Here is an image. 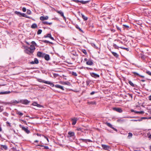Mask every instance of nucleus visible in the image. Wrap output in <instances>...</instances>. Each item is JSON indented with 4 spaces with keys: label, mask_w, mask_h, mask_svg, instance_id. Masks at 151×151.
<instances>
[{
    "label": "nucleus",
    "mask_w": 151,
    "mask_h": 151,
    "mask_svg": "<svg viewBox=\"0 0 151 151\" xmlns=\"http://www.w3.org/2000/svg\"><path fill=\"white\" fill-rule=\"evenodd\" d=\"M24 49V52L28 54L32 53L35 50V47L32 45H31L29 47V46H23Z\"/></svg>",
    "instance_id": "1"
},
{
    "label": "nucleus",
    "mask_w": 151,
    "mask_h": 151,
    "mask_svg": "<svg viewBox=\"0 0 151 151\" xmlns=\"http://www.w3.org/2000/svg\"><path fill=\"white\" fill-rule=\"evenodd\" d=\"M38 82H42L46 84H49L52 87L55 86L56 88H60L63 90H64V88H63V87L62 86L59 85H54L52 83L49 81H46L40 79H38Z\"/></svg>",
    "instance_id": "2"
},
{
    "label": "nucleus",
    "mask_w": 151,
    "mask_h": 151,
    "mask_svg": "<svg viewBox=\"0 0 151 151\" xmlns=\"http://www.w3.org/2000/svg\"><path fill=\"white\" fill-rule=\"evenodd\" d=\"M38 138H39L42 144L46 145L49 142L47 137L43 135H39L38 134Z\"/></svg>",
    "instance_id": "3"
},
{
    "label": "nucleus",
    "mask_w": 151,
    "mask_h": 151,
    "mask_svg": "<svg viewBox=\"0 0 151 151\" xmlns=\"http://www.w3.org/2000/svg\"><path fill=\"white\" fill-rule=\"evenodd\" d=\"M68 137H72L73 139L75 138V134L74 132L69 131L68 133Z\"/></svg>",
    "instance_id": "4"
},
{
    "label": "nucleus",
    "mask_w": 151,
    "mask_h": 151,
    "mask_svg": "<svg viewBox=\"0 0 151 151\" xmlns=\"http://www.w3.org/2000/svg\"><path fill=\"white\" fill-rule=\"evenodd\" d=\"M102 147L105 150H108L110 149V147L109 146L105 145H102Z\"/></svg>",
    "instance_id": "5"
},
{
    "label": "nucleus",
    "mask_w": 151,
    "mask_h": 151,
    "mask_svg": "<svg viewBox=\"0 0 151 151\" xmlns=\"http://www.w3.org/2000/svg\"><path fill=\"white\" fill-rule=\"evenodd\" d=\"M113 109L119 113H122V109L120 108H114Z\"/></svg>",
    "instance_id": "6"
},
{
    "label": "nucleus",
    "mask_w": 151,
    "mask_h": 151,
    "mask_svg": "<svg viewBox=\"0 0 151 151\" xmlns=\"http://www.w3.org/2000/svg\"><path fill=\"white\" fill-rule=\"evenodd\" d=\"M21 102L22 103L25 104H27L29 102V101L27 99L22 100H21Z\"/></svg>",
    "instance_id": "7"
},
{
    "label": "nucleus",
    "mask_w": 151,
    "mask_h": 151,
    "mask_svg": "<svg viewBox=\"0 0 151 151\" xmlns=\"http://www.w3.org/2000/svg\"><path fill=\"white\" fill-rule=\"evenodd\" d=\"M125 121V120L122 118H119L117 120V122L119 123H122Z\"/></svg>",
    "instance_id": "8"
},
{
    "label": "nucleus",
    "mask_w": 151,
    "mask_h": 151,
    "mask_svg": "<svg viewBox=\"0 0 151 151\" xmlns=\"http://www.w3.org/2000/svg\"><path fill=\"white\" fill-rule=\"evenodd\" d=\"M44 37L45 38L49 37L52 40H54L53 37L51 36V35L49 33L46 34V35H45Z\"/></svg>",
    "instance_id": "9"
},
{
    "label": "nucleus",
    "mask_w": 151,
    "mask_h": 151,
    "mask_svg": "<svg viewBox=\"0 0 151 151\" xmlns=\"http://www.w3.org/2000/svg\"><path fill=\"white\" fill-rule=\"evenodd\" d=\"M22 129L27 134H29V133L30 131L27 128H26L25 127H22Z\"/></svg>",
    "instance_id": "10"
},
{
    "label": "nucleus",
    "mask_w": 151,
    "mask_h": 151,
    "mask_svg": "<svg viewBox=\"0 0 151 151\" xmlns=\"http://www.w3.org/2000/svg\"><path fill=\"white\" fill-rule=\"evenodd\" d=\"M48 19V17L46 16L45 17L43 16H41L40 17V19L42 21H43L45 20H47Z\"/></svg>",
    "instance_id": "11"
},
{
    "label": "nucleus",
    "mask_w": 151,
    "mask_h": 151,
    "mask_svg": "<svg viewBox=\"0 0 151 151\" xmlns=\"http://www.w3.org/2000/svg\"><path fill=\"white\" fill-rule=\"evenodd\" d=\"M57 12L61 15V16L63 17L64 19L65 20L66 19L64 15L63 12L61 11H58Z\"/></svg>",
    "instance_id": "12"
},
{
    "label": "nucleus",
    "mask_w": 151,
    "mask_h": 151,
    "mask_svg": "<svg viewBox=\"0 0 151 151\" xmlns=\"http://www.w3.org/2000/svg\"><path fill=\"white\" fill-rule=\"evenodd\" d=\"M45 55V53H42L41 52H38V57L44 58Z\"/></svg>",
    "instance_id": "13"
},
{
    "label": "nucleus",
    "mask_w": 151,
    "mask_h": 151,
    "mask_svg": "<svg viewBox=\"0 0 151 151\" xmlns=\"http://www.w3.org/2000/svg\"><path fill=\"white\" fill-rule=\"evenodd\" d=\"M91 75L92 77L94 78L99 77V75L95 73H91Z\"/></svg>",
    "instance_id": "14"
},
{
    "label": "nucleus",
    "mask_w": 151,
    "mask_h": 151,
    "mask_svg": "<svg viewBox=\"0 0 151 151\" xmlns=\"http://www.w3.org/2000/svg\"><path fill=\"white\" fill-rule=\"evenodd\" d=\"M44 58L47 61H48L50 59V57L49 55L48 54H45L44 57Z\"/></svg>",
    "instance_id": "15"
},
{
    "label": "nucleus",
    "mask_w": 151,
    "mask_h": 151,
    "mask_svg": "<svg viewBox=\"0 0 151 151\" xmlns=\"http://www.w3.org/2000/svg\"><path fill=\"white\" fill-rule=\"evenodd\" d=\"M132 73L134 75V76H140L142 78H144V76L140 75L139 74H138V73H137V72H132Z\"/></svg>",
    "instance_id": "16"
},
{
    "label": "nucleus",
    "mask_w": 151,
    "mask_h": 151,
    "mask_svg": "<svg viewBox=\"0 0 151 151\" xmlns=\"http://www.w3.org/2000/svg\"><path fill=\"white\" fill-rule=\"evenodd\" d=\"M86 63L88 65H93V62L91 60H89L86 62Z\"/></svg>",
    "instance_id": "17"
},
{
    "label": "nucleus",
    "mask_w": 151,
    "mask_h": 151,
    "mask_svg": "<svg viewBox=\"0 0 151 151\" xmlns=\"http://www.w3.org/2000/svg\"><path fill=\"white\" fill-rule=\"evenodd\" d=\"M31 64H35L38 63V60L37 58H35L34 61H32L30 62Z\"/></svg>",
    "instance_id": "18"
},
{
    "label": "nucleus",
    "mask_w": 151,
    "mask_h": 151,
    "mask_svg": "<svg viewBox=\"0 0 151 151\" xmlns=\"http://www.w3.org/2000/svg\"><path fill=\"white\" fill-rule=\"evenodd\" d=\"M72 125H75L76 123V121H77V119L76 118H74V119H72Z\"/></svg>",
    "instance_id": "19"
},
{
    "label": "nucleus",
    "mask_w": 151,
    "mask_h": 151,
    "mask_svg": "<svg viewBox=\"0 0 151 151\" xmlns=\"http://www.w3.org/2000/svg\"><path fill=\"white\" fill-rule=\"evenodd\" d=\"M111 52L114 56H115L116 58L118 57L119 55L117 53H116L115 52L112 51Z\"/></svg>",
    "instance_id": "20"
},
{
    "label": "nucleus",
    "mask_w": 151,
    "mask_h": 151,
    "mask_svg": "<svg viewBox=\"0 0 151 151\" xmlns=\"http://www.w3.org/2000/svg\"><path fill=\"white\" fill-rule=\"evenodd\" d=\"M1 147L2 149H4L5 150H6L7 149V147L6 145H1Z\"/></svg>",
    "instance_id": "21"
},
{
    "label": "nucleus",
    "mask_w": 151,
    "mask_h": 151,
    "mask_svg": "<svg viewBox=\"0 0 151 151\" xmlns=\"http://www.w3.org/2000/svg\"><path fill=\"white\" fill-rule=\"evenodd\" d=\"M81 15L82 16V17L84 19V20L86 21L88 19V18L85 16L83 14H81Z\"/></svg>",
    "instance_id": "22"
},
{
    "label": "nucleus",
    "mask_w": 151,
    "mask_h": 151,
    "mask_svg": "<svg viewBox=\"0 0 151 151\" xmlns=\"http://www.w3.org/2000/svg\"><path fill=\"white\" fill-rule=\"evenodd\" d=\"M89 2V1H83V0L80 1V2L81 3L83 4H85L88 3Z\"/></svg>",
    "instance_id": "23"
},
{
    "label": "nucleus",
    "mask_w": 151,
    "mask_h": 151,
    "mask_svg": "<svg viewBox=\"0 0 151 151\" xmlns=\"http://www.w3.org/2000/svg\"><path fill=\"white\" fill-rule=\"evenodd\" d=\"M21 16H23V17H26V18H29V19H30L31 18V17H30L28 16H27V15L26 14L24 13H22Z\"/></svg>",
    "instance_id": "24"
},
{
    "label": "nucleus",
    "mask_w": 151,
    "mask_h": 151,
    "mask_svg": "<svg viewBox=\"0 0 151 151\" xmlns=\"http://www.w3.org/2000/svg\"><path fill=\"white\" fill-rule=\"evenodd\" d=\"M11 93V92L10 91H5L4 92H2L0 93V94H7L9 93Z\"/></svg>",
    "instance_id": "25"
},
{
    "label": "nucleus",
    "mask_w": 151,
    "mask_h": 151,
    "mask_svg": "<svg viewBox=\"0 0 151 151\" xmlns=\"http://www.w3.org/2000/svg\"><path fill=\"white\" fill-rule=\"evenodd\" d=\"M43 23L45 24H49V25H51L52 24V22H48L46 21H43Z\"/></svg>",
    "instance_id": "26"
},
{
    "label": "nucleus",
    "mask_w": 151,
    "mask_h": 151,
    "mask_svg": "<svg viewBox=\"0 0 151 151\" xmlns=\"http://www.w3.org/2000/svg\"><path fill=\"white\" fill-rule=\"evenodd\" d=\"M37 26L35 24H33L31 26V27L32 28H35L37 27Z\"/></svg>",
    "instance_id": "27"
},
{
    "label": "nucleus",
    "mask_w": 151,
    "mask_h": 151,
    "mask_svg": "<svg viewBox=\"0 0 151 151\" xmlns=\"http://www.w3.org/2000/svg\"><path fill=\"white\" fill-rule=\"evenodd\" d=\"M91 45L93 47H94L96 49H99V47H97L96 45L95 44H94V43H91Z\"/></svg>",
    "instance_id": "28"
},
{
    "label": "nucleus",
    "mask_w": 151,
    "mask_h": 151,
    "mask_svg": "<svg viewBox=\"0 0 151 151\" xmlns=\"http://www.w3.org/2000/svg\"><path fill=\"white\" fill-rule=\"evenodd\" d=\"M38 146H41V147H44V148L45 149H49V147H48L47 146H43V145H38Z\"/></svg>",
    "instance_id": "29"
},
{
    "label": "nucleus",
    "mask_w": 151,
    "mask_h": 151,
    "mask_svg": "<svg viewBox=\"0 0 151 151\" xmlns=\"http://www.w3.org/2000/svg\"><path fill=\"white\" fill-rule=\"evenodd\" d=\"M129 84L132 86V87H134V84L131 81H129Z\"/></svg>",
    "instance_id": "30"
},
{
    "label": "nucleus",
    "mask_w": 151,
    "mask_h": 151,
    "mask_svg": "<svg viewBox=\"0 0 151 151\" xmlns=\"http://www.w3.org/2000/svg\"><path fill=\"white\" fill-rule=\"evenodd\" d=\"M135 113L137 114H143L144 113V112L143 111H135Z\"/></svg>",
    "instance_id": "31"
},
{
    "label": "nucleus",
    "mask_w": 151,
    "mask_h": 151,
    "mask_svg": "<svg viewBox=\"0 0 151 151\" xmlns=\"http://www.w3.org/2000/svg\"><path fill=\"white\" fill-rule=\"evenodd\" d=\"M132 133H131V132L129 133L128 135V137H129V138H131L132 137Z\"/></svg>",
    "instance_id": "32"
},
{
    "label": "nucleus",
    "mask_w": 151,
    "mask_h": 151,
    "mask_svg": "<svg viewBox=\"0 0 151 151\" xmlns=\"http://www.w3.org/2000/svg\"><path fill=\"white\" fill-rule=\"evenodd\" d=\"M43 42H44L45 43H50V44H52V43L51 42H50V41L46 40H43Z\"/></svg>",
    "instance_id": "33"
},
{
    "label": "nucleus",
    "mask_w": 151,
    "mask_h": 151,
    "mask_svg": "<svg viewBox=\"0 0 151 151\" xmlns=\"http://www.w3.org/2000/svg\"><path fill=\"white\" fill-rule=\"evenodd\" d=\"M119 47L122 49L125 50H127V51H128L129 50V49L127 48H125V47Z\"/></svg>",
    "instance_id": "34"
},
{
    "label": "nucleus",
    "mask_w": 151,
    "mask_h": 151,
    "mask_svg": "<svg viewBox=\"0 0 151 151\" xmlns=\"http://www.w3.org/2000/svg\"><path fill=\"white\" fill-rule=\"evenodd\" d=\"M106 124L109 127L111 128L112 127V126L110 123L107 122Z\"/></svg>",
    "instance_id": "35"
},
{
    "label": "nucleus",
    "mask_w": 151,
    "mask_h": 151,
    "mask_svg": "<svg viewBox=\"0 0 151 151\" xmlns=\"http://www.w3.org/2000/svg\"><path fill=\"white\" fill-rule=\"evenodd\" d=\"M15 13H16V14H17L19 15H21V14H22V13L19 12H17V11H15Z\"/></svg>",
    "instance_id": "36"
},
{
    "label": "nucleus",
    "mask_w": 151,
    "mask_h": 151,
    "mask_svg": "<svg viewBox=\"0 0 151 151\" xmlns=\"http://www.w3.org/2000/svg\"><path fill=\"white\" fill-rule=\"evenodd\" d=\"M113 47L115 49H118L119 47L115 44H114Z\"/></svg>",
    "instance_id": "37"
},
{
    "label": "nucleus",
    "mask_w": 151,
    "mask_h": 151,
    "mask_svg": "<svg viewBox=\"0 0 151 151\" xmlns=\"http://www.w3.org/2000/svg\"><path fill=\"white\" fill-rule=\"evenodd\" d=\"M32 105L33 106H38V104L36 102H34L32 104Z\"/></svg>",
    "instance_id": "38"
},
{
    "label": "nucleus",
    "mask_w": 151,
    "mask_h": 151,
    "mask_svg": "<svg viewBox=\"0 0 151 151\" xmlns=\"http://www.w3.org/2000/svg\"><path fill=\"white\" fill-rule=\"evenodd\" d=\"M146 73L148 74V75H150L151 76V72L149 71H147L146 72Z\"/></svg>",
    "instance_id": "39"
},
{
    "label": "nucleus",
    "mask_w": 151,
    "mask_h": 151,
    "mask_svg": "<svg viewBox=\"0 0 151 151\" xmlns=\"http://www.w3.org/2000/svg\"><path fill=\"white\" fill-rule=\"evenodd\" d=\"M31 13V11L29 10H27V13L28 14H30Z\"/></svg>",
    "instance_id": "40"
},
{
    "label": "nucleus",
    "mask_w": 151,
    "mask_h": 151,
    "mask_svg": "<svg viewBox=\"0 0 151 151\" xmlns=\"http://www.w3.org/2000/svg\"><path fill=\"white\" fill-rule=\"evenodd\" d=\"M72 74L74 76H77V73H76L75 72H72Z\"/></svg>",
    "instance_id": "41"
},
{
    "label": "nucleus",
    "mask_w": 151,
    "mask_h": 151,
    "mask_svg": "<svg viewBox=\"0 0 151 151\" xmlns=\"http://www.w3.org/2000/svg\"><path fill=\"white\" fill-rule=\"evenodd\" d=\"M17 114H18L19 115H20L21 116H22L23 114L19 111L17 113Z\"/></svg>",
    "instance_id": "42"
},
{
    "label": "nucleus",
    "mask_w": 151,
    "mask_h": 151,
    "mask_svg": "<svg viewBox=\"0 0 151 151\" xmlns=\"http://www.w3.org/2000/svg\"><path fill=\"white\" fill-rule=\"evenodd\" d=\"M73 1L76 3H78V2H80V1L78 0H73Z\"/></svg>",
    "instance_id": "43"
},
{
    "label": "nucleus",
    "mask_w": 151,
    "mask_h": 151,
    "mask_svg": "<svg viewBox=\"0 0 151 151\" xmlns=\"http://www.w3.org/2000/svg\"><path fill=\"white\" fill-rule=\"evenodd\" d=\"M76 27L81 32H82V30L78 26H76Z\"/></svg>",
    "instance_id": "44"
},
{
    "label": "nucleus",
    "mask_w": 151,
    "mask_h": 151,
    "mask_svg": "<svg viewBox=\"0 0 151 151\" xmlns=\"http://www.w3.org/2000/svg\"><path fill=\"white\" fill-rule=\"evenodd\" d=\"M22 11H23V12H25L26 11V8H25V7H23V8H22Z\"/></svg>",
    "instance_id": "45"
},
{
    "label": "nucleus",
    "mask_w": 151,
    "mask_h": 151,
    "mask_svg": "<svg viewBox=\"0 0 151 151\" xmlns=\"http://www.w3.org/2000/svg\"><path fill=\"white\" fill-rule=\"evenodd\" d=\"M42 32V30L41 29H38V35L40 34Z\"/></svg>",
    "instance_id": "46"
},
{
    "label": "nucleus",
    "mask_w": 151,
    "mask_h": 151,
    "mask_svg": "<svg viewBox=\"0 0 151 151\" xmlns=\"http://www.w3.org/2000/svg\"><path fill=\"white\" fill-rule=\"evenodd\" d=\"M123 26L125 27L126 28H129V26H128V25H125V24H124L123 25Z\"/></svg>",
    "instance_id": "47"
},
{
    "label": "nucleus",
    "mask_w": 151,
    "mask_h": 151,
    "mask_svg": "<svg viewBox=\"0 0 151 151\" xmlns=\"http://www.w3.org/2000/svg\"><path fill=\"white\" fill-rule=\"evenodd\" d=\"M116 28L118 30H119L120 31H121V28L120 27H119L117 26H116Z\"/></svg>",
    "instance_id": "48"
},
{
    "label": "nucleus",
    "mask_w": 151,
    "mask_h": 151,
    "mask_svg": "<svg viewBox=\"0 0 151 151\" xmlns=\"http://www.w3.org/2000/svg\"><path fill=\"white\" fill-rule=\"evenodd\" d=\"M111 128L113 129L114 131H117V130L115 128L113 127H111Z\"/></svg>",
    "instance_id": "49"
},
{
    "label": "nucleus",
    "mask_w": 151,
    "mask_h": 151,
    "mask_svg": "<svg viewBox=\"0 0 151 151\" xmlns=\"http://www.w3.org/2000/svg\"><path fill=\"white\" fill-rule=\"evenodd\" d=\"M38 108H41V107H42V108H43V107L41 105H40L39 104H38Z\"/></svg>",
    "instance_id": "50"
},
{
    "label": "nucleus",
    "mask_w": 151,
    "mask_h": 151,
    "mask_svg": "<svg viewBox=\"0 0 151 151\" xmlns=\"http://www.w3.org/2000/svg\"><path fill=\"white\" fill-rule=\"evenodd\" d=\"M95 93V92L94 91H92L90 93V94L91 95H92L93 94H94V93Z\"/></svg>",
    "instance_id": "51"
},
{
    "label": "nucleus",
    "mask_w": 151,
    "mask_h": 151,
    "mask_svg": "<svg viewBox=\"0 0 151 151\" xmlns=\"http://www.w3.org/2000/svg\"><path fill=\"white\" fill-rule=\"evenodd\" d=\"M148 138H149V139H150L151 140V134H150L149 135L148 134Z\"/></svg>",
    "instance_id": "52"
},
{
    "label": "nucleus",
    "mask_w": 151,
    "mask_h": 151,
    "mask_svg": "<svg viewBox=\"0 0 151 151\" xmlns=\"http://www.w3.org/2000/svg\"><path fill=\"white\" fill-rule=\"evenodd\" d=\"M6 123L8 124L9 125V126L11 127V124H10L9 122H6Z\"/></svg>",
    "instance_id": "53"
},
{
    "label": "nucleus",
    "mask_w": 151,
    "mask_h": 151,
    "mask_svg": "<svg viewBox=\"0 0 151 151\" xmlns=\"http://www.w3.org/2000/svg\"><path fill=\"white\" fill-rule=\"evenodd\" d=\"M149 99L151 101V95L149 96Z\"/></svg>",
    "instance_id": "54"
},
{
    "label": "nucleus",
    "mask_w": 151,
    "mask_h": 151,
    "mask_svg": "<svg viewBox=\"0 0 151 151\" xmlns=\"http://www.w3.org/2000/svg\"><path fill=\"white\" fill-rule=\"evenodd\" d=\"M77 130L78 131L81 130V129L80 128H78L77 129Z\"/></svg>",
    "instance_id": "55"
},
{
    "label": "nucleus",
    "mask_w": 151,
    "mask_h": 151,
    "mask_svg": "<svg viewBox=\"0 0 151 151\" xmlns=\"http://www.w3.org/2000/svg\"><path fill=\"white\" fill-rule=\"evenodd\" d=\"M14 103H19V102H18L17 101H14Z\"/></svg>",
    "instance_id": "56"
},
{
    "label": "nucleus",
    "mask_w": 151,
    "mask_h": 151,
    "mask_svg": "<svg viewBox=\"0 0 151 151\" xmlns=\"http://www.w3.org/2000/svg\"><path fill=\"white\" fill-rule=\"evenodd\" d=\"M131 111L132 112H135V111H134V110H133V109L131 110Z\"/></svg>",
    "instance_id": "57"
},
{
    "label": "nucleus",
    "mask_w": 151,
    "mask_h": 151,
    "mask_svg": "<svg viewBox=\"0 0 151 151\" xmlns=\"http://www.w3.org/2000/svg\"><path fill=\"white\" fill-rule=\"evenodd\" d=\"M87 58H85L84 59V60L86 61H87Z\"/></svg>",
    "instance_id": "58"
},
{
    "label": "nucleus",
    "mask_w": 151,
    "mask_h": 151,
    "mask_svg": "<svg viewBox=\"0 0 151 151\" xmlns=\"http://www.w3.org/2000/svg\"><path fill=\"white\" fill-rule=\"evenodd\" d=\"M142 120V119L141 118V119H138V121H141Z\"/></svg>",
    "instance_id": "59"
},
{
    "label": "nucleus",
    "mask_w": 151,
    "mask_h": 151,
    "mask_svg": "<svg viewBox=\"0 0 151 151\" xmlns=\"http://www.w3.org/2000/svg\"><path fill=\"white\" fill-rule=\"evenodd\" d=\"M142 119H146V117H142Z\"/></svg>",
    "instance_id": "60"
},
{
    "label": "nucleus",
    "mask_w": 151,
    "mask_h": 151,
    "mask_svg": "<svg viewBox=\"0 0 151 151\" xmlns=\"http://www.w3.org/2000/svg\"><path fill=\"white\" fill-rule=\"evenodd\" d=\"M132 121H138V120H132Z\"/></svg>",
    "instance_id": "61"
},
{
    "label": "nucleus",
    "mask_w": 151,
    "mask_h": 151,
    "mask_svg": "<svg viewBox=\"0 0 151 151\" xmlns=\"http://www.w3.org/2000/svg\"><path fill=\"white\" fill-rule=\"evenodd\" d=\"M84 51L85 52L83 51V52L85 54H86V51L85 50H84Z\"/></svg>",
    "instance_id": "62"
},
{
    "label": "nucleus",
    "mask_w": 151,
    "mask_h": 151,
    "mask_svg": "<svg viewBox=\"0 0 151 151\" xmlns=\"http://www.w3.org/2000/svg\"><path fill=\"white\" fill-rule=\"evenodd\" d=\"M81 140H82L83 141H84L85 140V139H81Z\"/></svg>",
    "instance_id": "63"
},
{
    "label": "nucleus",
    "mask_w": 151,
    "mask_h": 151,
    "mask_svg": "<svg viewBox=\"0 0 151 151\" xmlns=\"http://www.w3.org/2000/svg\"><path fill=\"white\" fill-rule=\"evenodd\" d=\"M32 44H33L34 43H35V42H33V41L32 42Z\"/></svg>",
    "instance_id": "64"
}]
</instances>
